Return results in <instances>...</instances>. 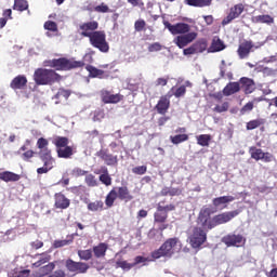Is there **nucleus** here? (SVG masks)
Returning <instances> with one entry per match:
<instances>
[{"instance_id":"obj_40","label":"nucleus","mask_w":277,"mask_h":277,"mask_svg":"<svg viewBox=\"0 0 277 277\" xmlns=\"http://www.w3.org/2000/svg\"><path fill=\"white\" fill-rule=\"evenodd\" d=\"M116 265L124 272H129V269H133V267H135V264L122 260L117 261Z\"/></svg>"},{"instance_id":"obj_15","label":"nucleus","mask_w":277,"mask_h":277,"mask_svg":"<svg viewBox=\"0 0 277 277\" xmlns=\"http://www.w3.org/2000/svg\"><path fill=\"white\" fill-rule=\"evenodd\" d=\"M25 85H27V77L23 75L15 77L10 84L12 90H23Z\"/></svg>"},{"instance_id":"obj_60","label":"nucleus","mask_w":277,"mask_h":277,"mask_svg":"<svg viewBox=\"0 0 277 277\" xmlns=\"http://www.w3.org/2000/svg\"><path fill=\"white\" fill-rule=\"evenodd\" d=\"M146 261H149L148 258H144L142 255H138L134 259L133 265H140V263H146Z\"/></svg>"},{"instance_id":"obj_57","label":"nucleus","mask_w":277,"mask_h":277,"mask_svg":"<svg viewBox=\"0 0 277 277\" xmlns=\"http://www.w3.org/2000/svg\"><path fill=\"white\" fill-rule=\"evenodd\" d=\"M134 174H146V166L135 167L132 169Z\"/></svg>"},{"instance_id":"obj_58","label":"nucleus","mask_w":277,"mask_h":277,"mask_svg":"<svg viewBox=\"0 0 277 277\" xmlns=\"http://www.w3.org/2000/svg\"><path fill=\"white\" fill-rule=\"evenodd\" d=\"M31 157H34V150L28 149L22 154V159L24 161H29V159H31Z\"/></svg>"},{"instance_id":"obj_63","label":"nucleus","mask_w":277,"mask_h":277,"mask_svg":"<svg viewBox=\"0 0 277 277\" xmlns=\"http://www.w3.org/2000/svg\"><path fill=\"white\" fill-rule=\"evenodd\" d=\"M156 85H161V87L168 85V78H158L156 80Z\"/></svg>"},{"instance_id":"obj_45","label":"nucleus","mask_w":277,"mask_h":277,"mask_svg":"<svg viewBox=\"0 0 277 277\" xmlns=\"http://www.w3.org/2000/svg\"><path fill=\"white\" fill-rule=\"evenodd\" d=\"M89 211H101L103 209V201H94L88 205Z\"/></svg>"},{"instance_id":"obj_25","label":"nucleus","mask_w":277,"mask_h":277,"mask_svg":"<svg viewBox=\"0 0 277 277\" xmlns=\"http://www.w3.org/2000/svg\"><path fill=\"white\" fill-rule=\"evenodd\" d=\"M226 45H224V41L220 37H214L211 44L212 53H217L220 51H224Z\"/></svg>"},{"instance_id":"obj_8","label":"nucleus","mask_w":277,"mask_h":277,"mask_svg":"<svg viewBox=\"0 0 277 277\" xmlns=\"http://www.w3.org/2000/svg\"><path fill=\"white\" fill-rule=\"evenodd\" d=\"M166 29H168L173 36L179 34H187L189 31V25L185 23H177L175 25L170 24V22H163Z\"/></svg>"},{"instance_id":"obj_43","label":"nucleus","mask_w":277,"mask_h":277,"mask_svg":"<svg viewBox=\"0 0 277 277\" xmlns=\"http://www.w3.org/2000/svg\"><path fill=\"white\" fill-rule=\"evenodd\" d=\"M166 220H168V213L164 212L163 210L162 211L158 210L155 213V222H159L160 224H163Z\"/></svg>"},{"instance_id":"obj_14","label":"nucleus","mask_w":277,"mask_h":277,"mask_svg":"<svg viewBox=\"0 0 277 277\" xmlns=\"http://www.w3.org/2000/svg\"><path fill=\"white\" fill-rule=\"evenodd\" d=\"M97 157H100V159H103L106 166H116L118 163V156L107 154V151L103 149L97 151Z\"/></svg>"},{"instance_id":"obj_38","label":"nucleus","mask_w":277,"mask_h":277,"mask_svg":"<svg viewBox=\"0 0 277 277\" xmlns=\"http://www.w3.org/2000/svg\"><path fill=\"white\" fill-rule=\"evenodd\" d=\"M49 261H51V255H49V253H42L39 260L32 265L34 267H40L41 265H44V263H49Z\"/></svg>"},{"instance_id":"obj_36","label":"nucleus","mask_w":277,"mask_h":277,"mask_svg":"<svg viewBox=\"0 0 277 277\" xmlns=\"http://www.w3.org/2000/svg\"><path fill=\"white\" fill-rule=\"evenodd\" d=\"M116 198H118V192L114 188L106 197V207H114Z\"/></svg>"},{"instance_id":"obj_16","label":"nucleus","mask_w":277,"mask_h":277,"mask_svg":"<svg viewBox=\"0 0 277 277\" xmlns=\"http://www.w3.org/2000/svg\"><path fill=\"white\" fill-rule=\"evenodd\" d=\"M235 200V197L233 196H222V197H217L213 199V205L214 207H216L217 209H224L226 208V205H228L229 202H233Z\"/></svg>"},{"instance_id":"obj_19","label":"nucleus","mask_w":277,"mask_h":277,"mask_svg":"<svg viewBox=\"0 0 277 277\" xmlns=\"http://www.w3.org/2000/svg\"><path fill=\"white\" fill-rule=\"evenodd\" d=\"M56 209H68L70 207V199L66 198L63 194L55 195Z\"/></svg>"},{"instance_id":"obj_9","label":"nucleus","mask_w":277,"mask_h":277,"mask_svg":"<svg viewBox=\"0 0 277 277\" xmlns=\"http://www.w3.org/2000/svg\"><path fill=\"white\" fill-rule=\"evenodd\" d=\"M66 267L69 272H76V274H85L90 269V265L83 262H75L72 260L66 261Z\"/></svg>"},{"instance_id":"obj_12","label":"nucleus","mask_w":277,"mask_h":277,"mask_svg":"<svg viewBox=\"0 0 277 277\" xmlns=\"http://www.w3.org/2000/svg\"><path fill=\"white\" fill-rule=\"evenodd\" d=\"M80 29L82 31L81 36H83L84 38H90L94 34V31L98 29V22L96 21L87 22L80 25Z\"/></svg>"},{"instance_id":"obj_62","label":"nucleus","mask_w":277,"mask_h":277,"mask_svg":"<svg viewBox=\"0 0 277 277\" xmlns=\"http://www.w3.org/2000/svg\"><path fill=\"white\" fill-rule=\"evenodd\" d=\"M158 210L164 211V212L168 213V211H174V206L173 205H169V206L163 207V206L159 205L158 206Z\"/></svg>"},{"instance_id":"obj_39","label":"nucleus","mask_w":277,"mask_h":277,"mask_svg":"<svg viewBox=\"0 0 277 277\" xmlns=\"http://www.w3.org/2000/svg\"><path fill=\"white\" fill-rule=\"evenodd\" d=\"M29 8V4L26 0H15L14 2V10H18V12H25Z\"/></svg>"},{"instance_id":"obj_54","label":"nucleus","mask_w":277,"mask_h":277,"mask_svg":"<svg viewBox=\"0 0 277 277\" xmlns=\"http://www.w3.org/2000/svg\"><path fill=\"white\" fill-rule=\"evenodd\" d=\"M149 239H155L156 241H159L161 239V234L157 232L156 229H150L148 233Z\"/></svg>"},{"instance_id":"obj_37","label":"nucleus","mask_w":277,"mask_h":277,"mask_svg":"<svg viewBox=\"0 0 277 277\" xmlns=\"http://www.w3.org/2000/svg\"><path fill=\"white\" fill-rule=\"evenodd\" d=\"M261 124H265L264 119H255V120L249 121L247 123V130L253 131V129H259V127H261Z\"/></svg>"},{"instance_id":"obj_22","label":"nucleus","mask_w":277,"mask_h":277,"mask_svg":"<svg viewBox=\"0 0 277 277\" xmlns=\"http://www.w3.org/2000/svg\"><path fill=\"white\" fill-rule=\"evenodd\" d=\"M156 109L158 114H161L162 116L170 109V98L167 96L160 97L158 104L156 105Z\"/></svg>"},{"instance_id":"obj_1","label":"nucleus","mask_w":277,"mask_h":277,"mask_svg":"<svg viewBox=\"0 0 277 277\" xmlns=\"http://www.w3.org/2000/svg\"><path fill=\"white\" fill-rule=\"evenodd\" d=\"M179 250H181V241L177 238H170L158 250L151 253V259H161V256L170 259Z\"/></svg>"},{"instance_id":"obj_2","label":"nucleus","mask_w":277,"mask_h":277,"mask_svg":"<svg viewBox=\"0 0 277 277\" xmlns=\"http://www.w3.org/2000/svg\"><path fill=\"white\" fill-rule=\"evenodd\" d=\"M34 80L37 85H49L53 81H60V75L53 69H37L34 74Z\"/></svg>"},{"instance_id":"obj_33","label":"nucleus","mask_w":277,"mask_h":277,"mask_svg":"<svg viewBox=\"0 0 277 277\" xmlns=\"http://www.w3.org/2000/svg\"><path fill=\"white\" fill-rule=\"evenodd\" d=\"M210 142H211V135L209 134H200L197 136V144L199 146H209Z\"/></svg>"},{"instance_id":"obj_41","label":"nucleus","mask_w":277,"mask_h":277,"mask_svg":"<svg viewBox=\"0 0 277 277\" xmlns=\"http://www.w3.org/2000/svg\"><path fill=\"white\" fill-rule=\"evenodd\" d=\"M189 136L187 134H177L175 136H171L172 144H181L183 142H187Z\"/></svg>"},{"instance_id":"obj_11","label":"nucleus","mask_w":277,"mask_h":277,"mask_svg":"<svg viewBox=\"0 0 277 277\" xmlns=\"http://www.w3.org/2000/svg\"><path fill=\"white\" fill-rule=\"evenodd\" d=\"M196 36H198L196 32H188L183 36H177L173 42L179 47V49H185L189 42H194V40H196Z\"/></svg>"},{"instance_id":"obj_24","label":"nucleus","mask_w":277,"mask_h":277,"mask_svg":"<svg viewBox=\"0 0 277 277\" xmlns=\"http://www.w3.org/2000/svg\"><path fill=\"white\" fill-rule=\"evenodd\" d=\"M239 90H240L239 82H229L223 89V94H224V96H232V94H237V92H239Z\"/></svg>"},{"instance_id":"obj_55","label":"nucleus","mask_w":277,"mask_h":277,"mask_svg":"<svg viewBox=\"0 0 277 277\" xmlns=\"http://www.w3.org/2000/svg\"><path fill=\"white\" fill-rule=\"evenodd\" d=\"M71 174L72 176H84V174H88V171L80 168H74Z\"/></svg>"},{"instance_id":"obj_52","label":"nucleus","mask_w":277,"mask_h":277,"mask_svg":"<svg viewBox=\"0 0 277 277\" xmlns=\"http://www.w3.org/2000/svg\"><path fill=\"white\" fill-rule=\"evenodd\" d=\"M44 29L48 31H57V24L55 22H45Z\"/></svg>"},{"instance_id":"obj_27","label":"nucleus","mask_w":277,"mask_h":277,"mask_svg":"<svg viewBox=\"0 0 277 277\" xmlns=\"http://www.w3.org/2000/svg\"><path fill=\"white\" fill-rule=\"evenodd\" d=\"M87 70L89 72V77H91L92 79H103V75L105 71L92 66V65H88Z\"/></svg>"},{"instance_id":"obj_61","label":"nucleus","mask_w":277,"mask_h":277,"mask_svg":"<svg viewBox=\"0 0 277 277\" xmlns=\"http://www.w3.org/2000/svg\"><path fill=\"white\" fill-rule=\"evenodd\" d=\"M185 92H186L185 85H182L175 91L174 96H176V98H180V96H183Z\"/></svg>"},{"instance_id":"obj_49","label":"nucleus","mask_w":277,"mask_h":277,"mask_svg":"<svg viewBox=\"0 0 277 277\" xmlns=\"http://www.w3.org/2000/svg\"><path fill=\"white\" fill-rule=\"evenodd\" d=\"M94 12H100L101 14H107L109 12V6L107 4L102 3L94 8Z\"/></svg>"},{"instance_id":"obj_51","label":"nucleus","mask_w":277,"mask_h":277,"mask_svg":"<svg viewBox=\"0 0 277 277\" xmlns=\"http://www.w3.org/2000/svg\"><path fill=\"white\" fill-rule=\"evenodd\" d=\"M214 111H217V114L228 111V102H224L222 105H216Z\"/></svg>"},{"instance_id":"obj_53","label":"nucleus","mask_w":277,"mask_h":277,"mask_svg":"<svg viewBox=\"0 0 277 277\" xmlns=\"http://www.w3.org/2000/svg\"><path fill=\"white\" fill-rule=\"evenodd\" d=\"M105 103H120V95H109L108 97H104Z\"/></svg>"},{"instance_id":"obj_6","label":"nucleus","mask_w":277,"mask_h":277,"mask_svg":"<svg viewBox=\"0 0 277 277\" xmlns=\"http://www.w3.org/2000/svg\"><path fill=\"white\" fill-rule=\"evenodd\" d=\"M239 215V211L234 210L229 212H223L221 214L214 215L210 221L208 228H215V226H220L222 224H227V222H230L234 217H237Z\"/></svg>"},{"instance_id":"obj_47","label":"nucleus","mask_w":277,"mask_h":277,"mask_svg":"<svg viewBox=\"0 0 277 277\" xmlns=\"http://www.w3.org/2000/svg\"><path fill=\"white\" fill-rule=\"evenodd\" d=\"M68 96H70L68 90L60 89L54 98H65V101H67Z\"/></svg>"},{"instance_id":"obj_44","label":"nucleus","mask_w":277,"mask_h":277,"mask_svg":"<svg viewBox=\"0 0 277 277\" xmlns=\"http://www.w3.org/2000/svg\"><path fill=\"white\" fill-rule=\"evenodd\" d=\"M70 243H72V237H70L69 239H65V240H55L54 248H64L66 246H70Z\"/></svg>"},{"instance_id":"obj_7","label":"nucleus","mask_w":277,"mask_h":277,"mask_svg":"<svg viewBox=\"0 0 277 277\" xmlns=\"http://www.w3.org/2000/svg\"><path fill=\"white\" fill-rule=\"evenodd\" d=\"M223 243L227 246V248H241L246 243V238L241 235L228 234L222 238Z\"/></svg>"},{"instance_id":"obj_59","label":"nucleus","mask_w":277,"mask_h":277,"mask_svg":"<svg viewBox=\"0 0 277 277\" xmlns=\"http://www.w3.org/2000/svg\"><path fill=\"white\" fill-rule=\"evenodd\" d=\"M148 51L150 53H155V51H161V45L159 44V42L153 43L148 47Z\"/></svg>"},{"instance_id":"obj_20","label":"nucleus","mask_w":277,"mask_h":277,"mask_svg":"<svg viewBox=\"0 0 277 277\" xmlns=\"http://www.w3.org/2000/svg\"><path fill=\"white\" fill-rule=\"evenodd\" d=\"M43 161V167L37 169L39 174H47L49 170H53V166H55V160L53 158H40Z\"/></svg>"},{"instance_id":"obj_46","label":"nucleus","mask_w":277,"mask_h":277,"mask_svg":"<svg viewBox=\"0 0 277 277\" xmlns=\"http://www.w3.org/2000/svg\"><path fill=\"white\" fill-rule=\"evenodd\" d=\"M85 183L89 187H96V185H98V182H96V177H94V175L92 174L85 176Z\"/></svg>"},{"instance_id":"obj_56","label":"nucleus","mask_w":277,"mask_h":277,"mask_svg":"<svg viewBox=\"0 0 277 277\" xmlns=\"http://www.w3.org/2000/svg\"><path fill=\"white\" fill-rule=\"evenodd\" d=\"M254 109V103L249 102L241 108V114H248V111H252Z\"/></svg>"},{"instance_id":"obj_13","label":"nucleus","mask_w":277,"mask_h":277,"mask_svg":"<svg viewBox=\"0 0 277 277\" xmlns=\"http://www.w3.org/2000/svg\"><path fill=\"white\" fill-rule=\"evenodd\" d=\"M250 153L252 159H255L256 161L261 159L266 162L272 161V154L263 153V149L250 148Z\"/></svg>"},{"instance_id":"obj_48","label":"nucleus","mask_w":277,"mask_h":277,"mask_svg":"<svg viewBox=\"0 0 277 277\" xmlns=\"http://www.w3.org/2000/svg\"><path fill=\"white\" fill-rule=\"evenodd\" d=\"M100 181L106 186L111 185V177L109 176V173H103L100 175Z\"/></svg>"},{"instance_id":"obj_30","label":"nucleus","mask_w":277,"mask_h":277,"mask_svg":"<svg viewBox=\"0 0 277 277\" xmlns=\"http://www.w3.org/2000/svg\"><path fill=\"white\" fill-rule=\"evenodd\" d=\"M253 23H265L266 25H272L274 23V17L271 15H258L252 18Z\"/></svg>"},{"instance_id":"obj_64","label":"nucleus","mask_w":277,"mask_h":277,"mask_svg":"<svg viewBox=\"0 0 277 277\" xmlns=\"http://www.w3.org/2000/svg\"><path fill=\"white\" fill-rule=\"evenodd\" d=\"M14 277H29V269H24L18 273V275Z\"/></svg>"},{"instance_id":"obj_31","label":"nucleus","mask_w":277,"mask_h":277,"mask_svg":"<svg viewBox=\"0 0 277 277\" xmlns=\"http://www.w3.org/2000/svg\"><path fill=\"white\" fill-rule=\"evenodd\" d=\"M93 252L96 259H101V256H105V252H107V245L100 243L98 246L93 248Z\"/></svg>"},{"instance_id":"obj_23","label":"nucleus","mask_w":277,"mask_h":277,"mask_svg":"<svg viewBox=\"0 0 277 277\" xmlns=\"http://www.w3.org/2000/svg\"><path fill=\"white\" fill-rule=\"evenodd\" d=\"M115 189L117 192V198H119V200H124V202L133 200V196H131V193H129V188H127L126 186L117 187Z\"/></svg>"},{"instance_id":"obj_18","label":"nucleus","mask_w":277,"mask_h":277,"mask_svg":"<svg viewBox=\"0 0 277 277\" xmlns=\"http://www.w3.org/2000/svg\"><path fill=\"white\" fill-rule=\"evenodd\" d=\"M0 181H4V183H16L21 181V175L10 171L0 172Z\"/></svg>"},{"instance_id":"obj_3","label":"nucleus","mask_w":277,"mask_h":277,"mask_svg":"<svg viewBox=\"0 0 277 277\" xmlns=\"http://www.w3.org/2000/svg\"><path fill=\"white\" fill-rule=\"evenodd\" d=\"M207 241V232L202 227H193L188 232V243L194 249L201 248Z\"/></svg>"},{"instance_id":"obj_32","label":"nucleus","mask_w":277,"mask_h":277,"mask_svg":"<svg viewBox=\"0 0 277 277\" xmlns=\"http://www.w3.org/2000/svg\"><path fill=\"white\" fill-rule=\"evenodd\" d=\"M242 13H243V4L241 3L233 6L229 12V14L233 15L234 18H239V16H241Z\"/></svg>"},{"instance_id":"obj_10","label":"nucleus","mask_w":277,"mask_h":277,"mask_svg":"<svg viewBox=\"0 0 277 277\" xmlns=\"http://www.w3.org/2000/svg\"><path fill=\"white\" fill-rule=\"evenodd\" d=\"M37 148L39 149L40 159L53 158V156H51V149H49V141L47 138H38Z\"/></svg>"},{"instance_id":"obj_34","label":"nucleus","mask_w":277,"mask_h":277,"mask_svg":"<svg viewBox=\"0 0 277 277\" xmlns=\"http://www.w3.org/2000/svg\"><path fill=\"white\" fill-rule=\"evenodd\" d=\"M161 196H181V189L164 187L161 190Z\"/></svg>"},{"instance_id":"obj_28","label":"nucleus","mask_w":277,"mask_h":277,"mask_svg":"<svg viewBox=\"0 0 277 277\" xmlns=\"http://www.w3.org/2000/svg\"><path fill=\"white\" fill-rule=\"evenodd\" d=\"M52 144H54V146H56V153H57V150H60V148H66V146H68V137L55 136L52 140Z\"/></svg>"},{"instance_id":"obj_5","label":"nucleus","mask_w":277,"mask_h":277,"mask_svg":"<svg viewBox=\"0 0 277 277\" xmlns=\"http://www.w3.org/2000/svg\"><path fill=\"white\" fill-rule=\"evenodd\" d=\"M82 66H85L83 61L68 58H57L53 60L51 63V67L56 68V70H72V68H82Z\"/></svg>"},{"instance_id":"obj_17","label":"nucleus","mask_w":277,"mask_h":277,"mask_svg":"<svg viewBox=\"0 0 277 277\" xmlns=\"http://www.w3.org/2000/svg\"><path fill=\"white\" fill-rule=\"evenodd\" d=\"M254 45H252V42L247 41L242 42L238 48V55L240 60H245V57H248L250 55V51H252Z\"/></svg>"},{"instance_id":"obj_50","label":"nucleus","mask_w":277,"mask_h":277,"mask_svg":"<svg viewBox=\"0 0 277 277\" xmlns=\"http://www.w3.org/2000/svg\"><path fill=\"white\" fill-rule=\"evenodd\" d=\"M144 27H146V22L144 19H138L134 24L135 31H144Z\"/></svg>"},{"instance_id":"obj_21","label":"nucleus","mask_w":277,"mask_h":277,"mask_svg":"<svg viewBox=\"0 0 277 277\" xmlns=\"http://www.w3.org/2000/svg\"><path fill=\"white\" fill-rule=\"evenodd\" d=\"M240 83L245 90V94H252L256 90V84H254V80L252 79L241 78Z\"/></svg>"},{"instance_id":"obj_26","label":"nucleus","mask_w":277,"mask_h":277,"mask_svg":"<svg viewBox=\"0 0 277 277\" xmlns=\"http://www.w3.org/2000/svg\"><path fill=\"white\" fill-rule=\"evenodd\" d=\"M212 0H185L187 5L193 8H207L211 5Z\"/></svg>"},{"instance_id":"obj_29","label":"nucleus","mask_w":277,"mask_h":277,"mask_svg":"<svg viewBox=\"0 0 277 277\" xmlns=\"http://www.w3.org/2000/svg\"><path fill=\"white\" fill-rule=\"evenodd\" d=\"M56 153L61 159H70V157H72V147L67 145L65 147L58 148Z\"/></svg>"},{"instance_id":"obj_35","label":"nucleus","mask_w":277,"mask_h":277,"mask_svg":"<svg viewBox=\"0 0 277 277\" xmlns=\"http://www.w3.org/2000/svg\"><path fill=\"white\" fill-rule=\"evenodd\" d=\"M52 269H55L54 263H49L48 265H44L39 268L38 275L39 276H47L48 274H51Z\"/></svg>"},{"instance_id":"obj_4","label":"nucleus","mask_w":277,"mask_h":277,"mask_svg":"<svg viewBox=\"0 0 277 277\" xmlns=\"http://www.w3.org/2000/svg\"><path fill=\"white\" fill-rule=\"evenodd\" d=\"M89 40L95 49H98L101 53H109V43L107 42V36L105 31H94Z\"/></svg>"},{"instance_id":"obj_42","label":"nucleus","mask_w":277,"mask_h":277,"mask_svg":"<svg viewBox=\"0 0 277 277\" xmlns=\"http://www.w3.org/2000/svg\"><path fill=\"white\" fill-rule=\"evenodd\" d=\"M78 256L81 261H90V259H92V250H79Z\"/></svg>"}]
</instances>
